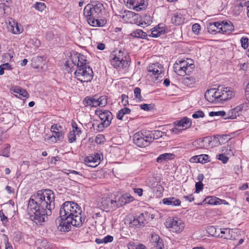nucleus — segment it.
<instances>
[{"label":"nucleus","mask_w":249,"mask_h":249,"mask_svg":"<svg viewBox=\"0 0 249 249\" xmlns=\"http://www.w3.org/2000/svg\"><path fill=\"white\" fill-rule=\"evenodd\" d=\"M241 46L244 49H246L249 46V39L247 37H242L240 39Z\"/></svg>","instance_id":"obj_45"},{"label":"nucleus","mask_w":249,"mask_h":249,"mask_svg":"<svg viewBox=\"0 0 249 249\" xmlns=\"http://www.w3.org/2000/svg\"><path fill=\"white\" fill-rule=\"evenodd\" d=\"M146 4L145 3L144 0H141L139 1V6L135 8V10L137 11H140L144 9L146 7Z\"/></svg>","instance_id":"obj_48"},{"label":"nucleus","mask_w":249,"mask_h":249,"mask_svg":"<svg viewBox=\"0 0 249 249\" xmlns=\"http://www.w3.org/2000/svg\"><path fill=\"white\" fill-rule=\"evenodd\" d=\"M121 51H114L110 55L111 65L116 69H123L129 65V61L126 56L124 55Z\"/></svg>","instance_id":"obj_4"},{"label":"nucleus","mask_w":249,"mask_h":249,"mask_svg":"<svg viewBox=\"0 0 249 249\" xmlns=\"http://www.w3.org/2000/svg\"><path fill=\"white\" fill-rule=\"evenodd\" d=\"M218 156V159L222 161L224 164L226 163L229 160V158L223 154H220Z\"/></svg>","instance_id":"obj_57"},{"label":"nucleus","mask_w":249,"mask_h":249,"mask_svg":"<svg viewBox=\"0 0 249 249\" xmlns=\"http://www.w3.org/2000/svg\"><path fill=\"white\" fill-rule=\"evenodd\" d=\"M151 249H164V244L162 240H160L159 242L154 243Z\"/></svg>","instance_id":"obj_44"},{"label":"nucleus","mask_w":249,"mask_h":249,"mask_svg":"<svg viewBox=\"0 0 249 249\" xmlns=\"http://www.w3.org/2000/svg\"><path fill=\"white\" fill-rule=\"evenodd\" d=\"M162 202L166 205H171L173 206H178L180 205L181 201L179 199L175 197L165 198L163 199Z\"/></svg>","instance_id":"obj_22"},{"label":"nucleus","mask_w":249,"mask_h":249,"mask_svg":"<svg viewBox=\"0 0 249 249\" xmlns=\"http://www.w3.org/2000/svg\"><path fill=\"white\" fill-rule=\"evenodd\" d=\"M75 77L81 82H89L93 76V72L92 69L88 65L83 66L80 64L77 67V69L74 72Z\"/></svg>","instance_id":"obj_5"},{"label":"nucleus","mask_w":249,"mask_h":249,"mask_svg":"<svg viewBox=\"0 0 249 249\" xmlns=\"http://www.w3.org/2000/svg\"><path fill=\"white\" fill-rule=\"evenodd\" d=\"M0 218L3 224L6 225L8 223V219L7 217L5 215L2 210H0Z\"/></svg>","instance_id":"obj_52"},{"label":"nucleus","mask_w":249,"mask_h":249,"mask_svg":"<svg viewBox=\"0 0 249 249\" xmlns=\"http://www.w3.org/2000/svg\"><path fill=\"white\" fill-rule=\"evenodd\" d=\"M148 135L149 136L150 141L152 142L154 139H158L161 138L162 136V132L159 130L149 131L147 130Z\"/></svg>","instance_id":"obj_27"},{"label":"nucleus","mask_w":249,"mask_h":249,"mask_svg":"<svg viewBox=\"0 0 249 249\" xmlns=\"http://www.w3.org/2000/svg\"><path fill=\"white\" fill-rule=\"evenodd\" d=\"M68 172L65 173L68 176L71 180H79V177H82V174L80 172H77L72 170H66Z\"/></svg>","instance_id":"obj_24"},{"label":"nucleus","mask_w":249,"mask_h":249,"mask_svg":"<svg viewBox=\"0 0 249 249\" xmlns=\"http://www.w3.org/2000/svg\"><path fill=\"white\" fill-rule=\"evenodd\" d=\"M160 240H162L160 238V236L157 234H152L151 235V242L152 243V245L154 244V243H156L159 242L160 241Z\"/></svg>","instance_id":"obj_60"},{"label":"nucleus","mask_w":249,"mask_h":249,"mask_svg":"<svg viewBox=\"0 0 249 249\" xmlns=\"http://www.w3.org/2000/svg\"><path fill=\"white\" fill-rule=\"evenodd\" d=\"M210 116H222L225 119L226 117V111H212L209 113Z\"/></svg>","instance_id":"obj_43"},{"label":"nucleus","mask_w":249,"mask_h":249,"mask_svg":"<svg viewBox=\"0 0 249 249\" xmlns=\"http://www.w3.org/2000/svg\"><path fill=\"white\" fill-rule=\"evenodd\" d=\"M33 7L38 11L42 12L46 8V5L43 2H37Z\"/></svg>","instance_id":"obj_42"},{"label":"nucleus","mask_w":249,"mask_h":249,"mask_svg":"<svg viewBox=\"0 0 249 249\" xmlns=\"http://www.w3.org/2000/svg\"><path fill=\"white\" fill-rule=\"evenodd\" d=\"M141 90L139 88H135L134 90V95L136 99H138L139 101H142V98L141 94Z\"/></svg>","instance_id":"obj_49"},{"label":"nucleus","mask_w":249,"mask_h":249,"mask_svg":"<svg viewBox=\"0 0 249 249\" xmlns=\"http://www.w3.org/2000/svg\"><path fill=\"white\" fill-rule=\"evenodd\" d=\"M195 66L193 64H189L185 60H179L174 65L175 72L180 76L189 74L194 70Z\"/></svg>","instance_id":"obj_7"},{"label":"nucleus","mask_w":249,"mask_h":249,"mask_svg":"<svg viewBox=\"0 0 249 249\" xmlns=\"http://www.w3.org/2000/svg\"><path fill=\"white\" fill-rule=\"evenodd\" d=\"M208 31L212 34H216V33H221L220 31V23L219 22H213L209 23L207 26Z\"/></svg>","instance_id":"obj_19"},{"label":"nucleus","mask_w":249,"mask_h":249,"mask_svg":"<svg viewBox=\"0 0 249 249\" xmlns=\"http://www.w3.org/2000/svg\"><path fill=\"white\" fill-rule=\"evenodd\" d=\"M182 84L186 86H190L196 82V78L193 76H187L181 79Z\"/></svg>","instance_id":"obj_30"},{"label":"nucleus","mask_w":249,"mask_h":249,"mask_svg":"<svg viewBox=\"0 0 249 249\" xmlns=\"http://www.w3.org/2000/svg\"><path fill=\"white\" fill-rule=\"evenodd\" d=\"M131 110L127 107H124L118 111L117 113V118L119 120H123L124 117L127 114H130Z\"/></svg>","instance_id":"obj_29"},{"label":"nucleus","mask_w":249,"mask_h":249,"mask_svg":"<svg viewBox=\"0 0 249 249\" xmlns=\"http://www.w3.org/2000/svg\"><path fill=\"white\" fill-rule=\"evenodd\" d=\"M200 30V26L197 23H195L192 26V31L196 34H198Z\"/></svg>","instance_id":"obj_62"},{"label":"nucleus","mask_w":249,"mask_h":249,"mask_svg":"<svg viewBox=\"0 0 249 249\" xmlns=\"http://www.w3.org/2000/svg\"><path fill=\"white\" fill-rule=\"evenodd\" d=\"M152 22V18L149 15H145L141 17V20L138 25L144 28L151 24Z\"/></svg>","instance_id":"obj_21"},{"label":"nucleus","mask_w":249,"mask_h":249,"mask_svg":"<svg viewBox=\"0 0 249 249\" xmlns=\"http://www.w3.org/2000/svg\"><path fill=\"white\" fill-rule=\"evenodd\" d=\"M147 130H142L136 133L133 137L134 143L140 147H144L151 142Z\"/></svg>","instance_id":"obj_8"},{"label":"nucleus","mask_w":249,"mask_h":249,"mask_svg":"<svg viewBox=\"0 0 249 249\" xmlns=\"http://www.w3.org/2000/svg\"><path fill=\"white\" fill-rule=\"evenodd\" d=\"M116 201V204L117 205V209L118 208L121 207L125 204L126 203V200L124 196V194L122 195L121 196L119 197L118 198H115V199Z\"/></svg>","instance_id":"obj_37"},{"label":"nucleus","mask_w":249,"mask_h":249,"mask_svg":"<svg viewBox=\"0 0 249 249\" xmlns=\"http://www.w3.org/2000/svg\"><path fill=\"white\" fill-rule=\"evenodd\" d=\"M207 232L212 236L217 237L219 238L223 237V235H220V233L217 234L216 228L213 226H209L207 227Z\"/></svg>","instance_id":"obj_31"},{"label":"nucleus","mask_w":249,"mask_h":249,"mask_svg":"<svg viewBox=\"0 0 249 249\" xmlns=\"http://www.w3.org/2000/svg\"><path fill=\"white\" fill-rule=\"evenodd\" d=\"M101 205L104 210L106 211L115 210L117 209V205L115 199H112L109 197L103 198L101 201Z\"/></svg>","instance_id":"obj_14"},{"label":"nucleus","mask_w":249,"mask_h":249,"mask_svg":"<svg viewBox=\"0 0 249 249\" xmlns=\"http://www.w3.org/2000/svg\"><path fill=\"white\" fill-rule=\"evenodd\" d=\"M36 244L37 249H51L50 244L45 239L38 240Z\"/></svg>","instance_id":"obj_28"},{"label":"nucleus","mask_w":249,"mask_h":249,"mask_svg":"<svg viewBox=\"0 0 249 249\" xmlns=\"http://www.w3.org/2000/svg\"><path fill=\"white\" fill-rule=\"evenodd\" d=\"M77 58L78 59V61L77 62V64L74 63L73 62L74 64L75 65H76L77 67L80 66V64H81V65H82L83 66H85V65H87V63H86L87 62V60L86 59L84 55H82L81 54H79L77 56Z\"/></svg>","instance_id":"obj_38"},{"label":"nucleus","mask_w":249,"mask_h":249,"mask_svg":"<svg viewBox=\"0 0 249 249\" xmlns=\"http://www.w3.org/2000/svg\"><path fill=\"white\" fill-rule=\"evenodd\" d=\"M10 145L9 144H4V147L1 150L0 155L5 157H9L10 156Z\"/></svg>","instance_id":"obj_40"},{"label":"nucleus","mask_w":249,"mask_h":249,"mask_svg":"<svg viewBox=\"0 0 249 249\" xmlns=\"http://www.w3.org/2000/svg\"><path fill=\"white\" fill-rule=\"evenodd\" d=\"M95 114L98 115L102 122L98 124L97 130L102 131L106 127H108L111 124L113 116L110 111L107 110H96Z\"/></svg>","instance_id":"obj_6"},{"label":"nucleus","mask_w":249,"mask_h":249,"mask_svg":"<svg viewBox=\"0 0 249 249\" xmlns=\"http://www.w3.org/2000/svg\"><path fill=\"white\" fill-rule=\"evenodd\" d=\"M53 135L59 141H62L64 138V131H58L57 132H53Z\"/></svg>","instance_id":"obj_50"},{"label":"nucleus","mask_w":249,"mask_h":249,"mask_svg":"<svg viewBox=\"0 0 249 249\" xmlns=\"http://www.w3.org/2000/svg\"><path fill=\"white\" fill-rule=\"evenodd\" d=\"M164 191L163 187L160 185H157L153 188V192L156 197L160 198L162 196Z\"/></svg>","instance_id":"obj_32"},{"label":"nucleus","mask_w":249,"mask_h":249,"mask_svg":"<svg viewBox=\"0 0 249 249\" xmlns=\"http://www.w3.org/2000/svg\"><path fill=\"white\" fill-rule=\"evenodd\" d=\"M196 191L195 192L199 193L202 190L203 188V184L202 182H196L195 185Z\"/></svg>","instance_id":"obj_61"},{"label":"nucleus","mask_w":249,"mask_h":249,"mask_svg":"<svg viewBox=\"0 0 249 249\" xmlns=\"http://www.w3.org/2000/svg\"><path fill=\"white\" fill-rule=\"evenodd\" d=\"M97 107H105L107 104V99L106 96H100L99 98H96Z\"/></svg>","instance_id":"obj_41"},{"label":"nucleus","mask_w":249,"mask_h":249,"mask_svg":"<svg viewBox=\"0 0 249 249\" xmlns=\"http://www.w3.org/2000/svg\"><path fill=\"white\" fill-rule=\"evenodd\" d=\"M140 108L144 110L148 111L150 110L152 108V106L151 104H143L140 105Z\"/></svg>","instance_id":"obj_64"},{"label":"nucleus","mask_w":249,"mask_h":249,"mask_svg":"<svg viewBox=\"0 0 249 249\" xmlns=\"http://www.w3.org/2000/svg\"><path fill=\"white\" fill-rule=\"evenodd\" d=\"M175 126L186 127V128H189L192 124L191 120L187 117H184L182 119L175 121L174 123Z\"/></svg>","instance_id":"obj_20"},{"label":"nucleus","mask_w":249,"mask_h":249,"mask_svg":"<svg viewBox=\"0 0 249 249\" xmlns=\"http://www.w3.org/2000/svg\"><path fill=\"white\" fill-rule=\"evenodd\" d=\"M12 90L15 93L18 94L19 96H21V97L28 98L29 96V94L26 90L19 87H15L13 88Z\"/></svg>","instance_id":"obj_33"},{"label":"nucleus","mask_w":249,"mask_h":249,"mask_svg":"<svg viewBox=\"0 0 249 249\" xmlns=\"http://www.w3.org/2000/svg\"><path fill=\"white\" fill-rule=\"evenodd\" d=\"M51 130L52 133L64 131L63 127L61 125L57 124H54L52 125Z\"/></svg>","instance_id":"obj_46"},{"label":"nucleus","mask_w":249,"mask_h":249,"mask_svg":"<svg viewBox=\"0 0 249 249\" xmlns=\"http://www.w3.org/2000/svg\"><path fill=\"white\" fill-rule=\"evenodd\" d=\"M218 87L219 103L229 100L234 96V91L231 88L223 87L222 86H219Z\"/></svg>","instance_id":"obj_10"},{"label":"nucleus","mask_w":249,"mask_h":249,"mask_svg":"<svg viewBox=\"0 0 249 249\" xmlns=\"http://www.w3.org/2000/svg\"><path fill=\"white\" fill-rule=\"evenodd\" d=\"M194 159H197V162L199 163H206L209 161V156L207 155L203 154L198 156H196L193 157Z\"/></svg>","instance_id":"obj_39"},{"label":"nucleus","mask_w":249,"mask_h":249,"mask_svg":"<svg viewBox=\"0 0 249 249\" xmlns=\"http://www.w3.org/2000/svg\"><path fill=\"white\" fill-rule=\"evenodd\" d=\"M166 227L173 232H180L184 229V223L178 217H169L165 222Z\"/></svg>","instance_id":"obj_9"},{"label":"nucleus","mask_w":249,"mask_h":249,"mask_svg":"<svg viewBox=\"0 0 249 249\" xmlns=\"http://www.w3.org/2000/svg\"><path fill=\"white\" fill-rule=\"evenodd\" d=\"M136 218H137L138 222L140 224V226H143L146 221L144 213H142L140 214V215H139L138 216H137Z\"/></svg>","instance_id":"obj_47"},{"label":"nucleus","mask_w":249,"mask_h":249,"mask_svg":"<svg viewBox=\"0 0 249 249\" xmlns=\"http://www.w3.org/2000/svg\"><path fill=\"white\" fill-rule=\"evenodd\" d=\"M97 103L96 98L94 97H87L83 101V104L85 107H97Z\"/></svg>","instance_id":"obj_25"},{"label":"nucleus","mask_w":249,"mask_h":249,"mask_svg":"<svg viewBox=\"0 0 249 249\" xmlns=\"http://www.w3.org/2000/svg\"><path fill=\"white\" fill-rule=\"evenodd\" d=\"M72 130L71 132H74L76 135H79L81 133V131L80 129L78 127L77 124L75 123L72 124Z\"/></svg>","instance_id":"obj_56"},{"label":"nucleus","mask_w":249,"mask_h":249,"mask_svg":"<svg viewBox=\"0 0 249 249\" xmlns=\"http://www.w3.org/2000/svg\"><path fill=\"white\" fill-rule=\"evenodd\" d=\"M130 35L134 37L145 38L147 35L142 30L138 29L133 31Z\"/></svg>","instance_id":"obj_35"},{"label":"nucleus","mask_w":249,"mask_h":249,"mask_svg":"<svg viewBox=\"0 0 249 249\" xmlns=\"http://www.w3.org/2000/svg\"><path fill=\"white\" fill-rule=\"evenodd\" d=\"M104 13L103 4L98 1L87 4L84 9V15L88 23L93 27H103L106 24V21L101 18Z\"/></svg>","instance_id":"obj_3"},{"label":"nucleus","mask_w":249,"mask_h":249,"mask_svg":"<svg viewBox=\"0 0 249 249\" xmlns=\"http://www.w3.org/2000/svg\"><path fill=\"white\" fill-rule=\"evenodd\" d=\"M174 155L171 153H164L160 155L157 159V162L162 163L165 161L174 159Z\"/></svg>","instance_id":"obj_26"},{"label":"nucleus","mask_w":249,"mask_h":249,"mask_svg":"<svg viewBox=\"0 0 249 249\" xmlns=\"http://www.w3.org/2000/svg\"><path fill=\"white\" fill-rule=\"evenodd\" d=\"M129 226L130 227H139L141 226L140 224L136 217H133V219H131L129 222Z\"/></svg>","instance_id":"obj_53"},{"label":"nucleus","mask_w":249,"mask_h":249,"mask_svg":"<svg viewBox=\"0 0 249 249\" xmlns=\"http://www.w3.org/2000/svg\"><path fill=\"white\" fill-rule=\"evenodd\" d=\"M234 26L231 21H223L220 23L221 33L229 34L234 31Z\"/></svg>","instance_id":"obj_17"},{"label":"nucleus","mask_w":249,"mask_h":249,"mask_svg":"<svg viewBox=\"0 0 249 249\" xmlns=\"http://www.w3.org/2000/svg\"><path fill=\"white\" fill-rule=\"evenodd\" d=\"M167 29L165 24L163 23L159 24L157 26L151 30L149 36L152 37H158L166 33Z\"/></svg>","instance_id":"obj_13"},{"label":"nucleus","mask_w":249,"mask_h":249,"mask_svg":"<svg viewBox=\"0 0 249 249\" xmlns=\"http://www.w3.org/2000/svg\"><path fill=\"white\" fill-rule=\"evenodd\" d=\"M204 116V113L203 111L198 110L195 112L192 115V117L195 119L198 118H202Z\"/></svg>","instance_id":"obj_58"},{"label":"nucleus","mask_w":249,"mask_h":249,"mask_svg":"<svg viewBox=\"0 0 249 249\" xmlns=\"http://www.w3.org/2000/svg\"><path fill=\"white\" fill-rule=\"evenodd\" d=\"M8 30L14 34H19L22 32V26L15 21H10L7 26Z\"/></svg>","instance_id":"obj_18"},{"label":"nucleus","mask_w":249,"mask_h":249,"mask_svg":"<svg viewBox=\"0 0 249 249\" xmlns=\"http://www.w3.org/2000/svg\"><path fill=\"white\" fill-rule=\"evenodd\" d=\"M244 104L240 105L235 107L229 110L226 112L225 119H234L239 115V112L243 109Z\"/></svg>","instance_id":"obj_15"},{"label":"nucleus","mask_w":249,"mask_h":249,"mask_svg":"<svg viewBox=\"0 0 249 249\" xmlns=\"http://www.w3.org/2000/svg\"><path fill=\"white\" fill-rule=\"evenodd\" d=\"M13 56V53H7L3 54L2 59L4 61H11Z\"/></svg>","instance_id":"obj_51"},{"label":"nucleus","mask_w":249,"mask_h":249,"mask_svg":"<svg viewBox=\"0 0 249 249\" xmlns=\"http://www.w3.org/2000/svg\"><path fill=\"white\" fill-rule=\"evenodd\" d=\"M82 209L76 203L66 201L60 207L59 217L55 220L58 231L67 232L71 230V226L81 227L85 220L82 215Z\"/></svg>","instance_id":"obj_2"},{"label":"nucleus","mask_w":249,"mask_h":249,"mask_svg":"<svg viewBox=\"0 0 249 249\" xmlns=\"http://www.w3.org/2000/svg\"><path fill=\"white\" fill-rule=\"evenodd\" d=\"M122 103L124 106H126L128 105V97L125 94H122L121 95Z\"/></svg>","instance_id":"obj_63"},{"label":"nucleus","mask_w":249,"mask_h":249,"mask_svg":"<svg viewBox=\"0 0 249 249\" xmlns=\"http://www.w3.org/2000/svg\"><path fill=\"white\" fill-rule=\"evenodd\" d=\"M233 231L229 229H224L221 231L220 235H223L224 239H232Z\"/></svg>","instance_id":"obj_36"},{"label":"nucleus","mask_w":249,"mask_h":249,"mask_svg":"<svg viewBox=\"0 0 249 249\" xmlns=\"http://www.w3.org/2000/svg\"><path fill=\"white\" fill-rule=\"evenodd\" d=\"M55 208L54 195L50 190L37 191L31 196L27 210L31 219L36 224L41 225L48 219Z\"/></svg>","instance_id":"obj_1"},{"label":"nucleus","mask_w":249,"mask_h":249,"mask_svg":"<svg viewBox=\"0 0 249 249\" xmlns=\"http://www.w3.org/2000/svg\"><path fill=\"white\" fill-rule=\"evenodd\" d=\"M105 140V137L102 134H98L95 138V142L97 144H101L104 142Z\"/></svg>","instance_id":"obj_55"},{"label":"nucleus","mask_w":249,"mask_h":249,"mask_svg":"<svg viewBox=\"0 0 249 249\" xmlns=\"http://www.w3.org/2000/svg\"><path fill=\"white\" fill-rule=\"evenodd\" d=\"M171 20L174 24L180 25L184 22V18L181 13L177 12L173 14Z\"/></svg>","instance_id":"obj_23"},{"label":"nucleus","mask_w":249,"mask_h":249,"mask_svg":"<svg viewBox=\"0 0 249 249\" xmlns=\"http://www.w3.org/2000/svg\"><path fill=\"white\" fill-rule=\"evenodd\" d=\"M101 161L100 154L96 153L88 156L85 159L86 164L89 167H95L99 165Z\"/></svg>","instance_id":"obj_12"},{"label":"nucleus","mask_w":249,"mask_h":249,"mask_svg":"<svg viewBox=\"0 0 249 249\" xmlns=\"http://www.w3.org/2000/svg\"><path fill=\"white\" fill-rule=\"evenodd\" d=\"M206 138L203 139H198L193 143V145L194 147L197 149H202L205 147V144L204 142Z\"/></svg>","instance_id":"obj_34"},{"label":"nucleus","mask_w":249,"mask_h":249,"mask_svg":"<svg viewBox=\"0 0 249 249\" xmlns=\"http://www.w3.org/2000/svg\"><path fill=\"white\" fill-rule=\"evenodd\" d=\"M76 134L74 132L71 131L68 137L69 139V142L70 143L73 142L74 141L76 140Z\"/></svg>","instance_id":"obj_59"},{"label":"nucleus","mask_w":249,"mask_h":249,"mask_svg":"<svg viewBox=\"0 0 249 249\" xmlns=\"http://www.w3.org/2000/svg\"><path fill=\"white\" fill-rule=\"evenodd\" d=\"M163 67L162 65L159 63L151 64L149 65L147 70L150 72H152L154 75H159L163 71Z\"/></svg>","instance_id":"obj_16"},{"label":"nucleus","mask_w":249,"mask_h":249,"mask_svg":"<svg viewBox=\"0 0 249 249\" xmlns=\"http://www.w3.org/2000/svg\"><path fill=\"white\" fill-rule=\"evenodd\" d=\"M218 94H219V87L217 89H211L206 91L205 98L210 103L217 104L219 103Z\"/></svg>","instance_id":"obj_11"},{"label":"nucleus","mask_w":249,"mask_h":249,"mask_svg":"<svg viewBox=\"0 0 249 249\" xmlns=\"http://www.w3.org/2000/svg\"><path fill=\"white\" fill-rule=\"evenodd\" d=\"M203 202L212 205H216L217 204L216 202L215 201V198L213 196H208L206 197Z\"/></svg>","instance_id":"obj_54"}]
</instances>
